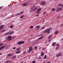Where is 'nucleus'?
<instances>
[{
  "instance_id": "1",
  "label": "nucleus",
  "mask_w": 63,
  "mask_h": 63,
  "mask_svg": "<svg viewBox=\"0 0 63 63\" xmlns=\"http://www.w3.org/2000/svg\"><path fill=\"white\" fill-rule=\"evenodd\" d=\"M14 33V32H12L11 31L9 32H6L4 34V36H7V35H11V34H12L13 33Z\"/></svg>"
},
{
  "instance_id": "2",
  "label": "nucleus",
  "mask_w": 63,
  "mask_h": 63,
  "mask_svg": "<svg viewBox=\"0 0 63 63\" xmlns=\"http://www.w3.org/2000/svg\"><path fill=\"white\" fill-rule=\"evenodd\" d=\"M30 4H31V2L30 1L25 2L23 4V6H28V5Z\"/></svg>"
},
{
  "instance_id": "3",
  "label": "nucleus",
  "mask_w": 63,
  "mask_h": 63,
  "mask_svg": "<svg viewBox=\"0 0 63 63\" xmlns=\"http://www.w3.org/2000/svg\"><path fill=\"white\" fill-rule=\"evenodd\" d=\"M29 49L28 50V53H30V52H31L32 50H33V47H29Z\"/></svg>"
},
{
  "instance_id": "4",
  "label": "nucleus",
  "mask_w": 63,
  "mask_h": 63,
  "mask_svg": "<svg viewBox=\"0 0 63 63\" xmlns=\"http://www.w3.org/2000/svg\"><path fill=\"white\" fill-rule=\"evenodd\" d=\"M12 40V38L11 36H9L7 38V40L8 41H11Z\"/></svg>"
},
{
  "instance_id": "5",
  "label": "nucleus",
  "mask_w": 63,
  "mask_h": 63,
  "mask_svg": "<svg viewBox=\"0 0 63 63\" xmlns=\"http://www.w3.org/2000/svg\"><path fill=\"white\" fill-rule=\"evenodd\" d=\"M24 43H25V42L24 41H21L19 42H18L17 43V44L18 45H21V44H24Z\"/></svg>"
},
{
  "instance_id": "6",
  "label": "nucleus",
  "mask_w": 63,
  "mask_h": 63,
  "mask_svg": "<svg viewBox=\"0 0 63 63\" xmlns=\"http://www.w3.org/2000/svg\"><path fill=\"white\" fill-rule=\"evenodd\" d=\"M62 56V54L61 53H60L58 54L57 55H56V56H57V57H59L60 56Z\"/></svg>"
},
{
  "instance_id": "7",
  "label": "nucleus",
  "mask_w": 63,
  "mask_h": 63,
  "mask_svg": "<svg viewBox=\"0 0 63 63\" xmlns=\"http://www.w3.org/2000/svg\"><path fill=\"white\" fill-rule=\"evenodd\" d=\"M4 25H1L0 26V30L1 29H2L3 28H4Z\"/></svg>"
},
{
  "instance_id": "8",
  "label": "nucleus",
  "mask_w": 63,
  "mask_h": 63,
  "mask_svg": "<svg viewBox=\"0 0 63 63\" xmlns=\"http://www.w3.org/2000/svg\"><path fill=\"white\" fill-rule=\"evenodd\" d=\"M46 2L45 1H44L43 3H41V4L43 6H44V5L45 4H46Z\"/></svg>"
},
{
  "instance_id": "9",
  "label": "nucleus",
  "mask_w": 63,
  "mask_h": 63,
  "mask_svg": "<svg viewBox=\"0 0 63 63\" xmlns=\"http://www.w3.org/2000/svg\"><path fill=\"white\" fill-rule=\"evenodd\" d=\"M5 47V46H4L2 47H1V48H0V51L2 49H4V48Z\"/></svg>"
},
{
  "instance_id": "10",
  "label": "nucleus",
  "mask_w": 63,
  "mask_h": 63,
  "mask_svg": "<svg viewBox=\"0 0 63 63\" xmlns=\"http://www.w3.org/2000/svg\"><path fill=\"white\" fill-rule=\"evenodd\" d=\"M59 33V31L58 30H56L55 31V32H54V34H57Z\"/></svg>"
},
{
  "instance_id": "11",
  "label": "nucleus",
  "mask_w": 63,
  "mask_h": 63,
  "mask_svg": "<svg viewBox=\"0 0 63 63\" xmlns=\"http://www.w3.org/2000/svg\"><path fill=\"white\" fill-rule=\"evenodd\" d=\"M38 9V8L37 7H35L33 9V12H34L35 10H37Z\"/></svg>"
},
{
  "instance_id": "12",
  "label": "nucleus",
  "mask_w": 63,
  "mask_h": 63,
  "mask_svg": "<svg viewBox=\"0 0 63 63\" xmlns=\"http://www.w3.org/2000/svg\"><path fill=\"white\" fill-rule=\"evenodd\" d=\"M13 55V54L12 53L9 54L7 56H12Z\"/></svg>"
},
{
  "instance_id": "13",
  "label": "nucleus",
  "mask_w": 63,
  "mask_h": 63,
  "mask_svg": "<svg viewBox=\"0 0 63 63\" xmlns=\"http://www.w3.org/2000/svg\"><path fill=\"white\" fill-rule=\"evenodd\" d=\"M16 55L12 57V59H14L16 58Z\"/></svg>"
},
{
  "instance_id": "14",
  "label": "nucleus",
  "mask_w": 63,
  "mask_h": 63,
  "mask_svg": "<svg viewBox=\"0 0 63 63\" xmlns=\"http://www.w3.org/2000/svg\"><path fill=\"white\" fill-rule=\"evenodd\" d=\"M36 27V29H39L40 28V26L39 25L37 26Z\"/></svg>"
},
{
  "instance_id": "15",
  "label": "nucleus",
  "mask_w": 63,
  "mask_h": 63,
  "mask_svg": "<svg viewBox=\"0 0 63 63\" xmlns=\"http://www.w3.org/2000/svg\"><path fill=\"white\" fill-rule=\"evenodd\" d=\"M41 54L42 56H43L44 55V53L43 52H42V53H41Z\"/></svg>"
},
{
  "instance_id": "16",
  "label": "nucleus",
  "mask_w": 63,
  "mask_h": 63,
  "mask_svg": "<svg viewBox=\"0 0 63 63\" xmlns=\"http://www.w3.org/2000/svg\"><path fill=\"white\" fill-rule=\"evenodd\" d=\"M47 32H48V31L47 29L44 31V33H47Z\"/></svg>"
},
{
  "instance_id": "17",
  "label": "nucleus",
  "mask_w": 63,
  "mask_h": 63,
  "mask_svg": "<svg viewBox=\"0 0 63 63\" xmlns=\"http://www.w3.org/2000/svg\"><path fill=\"white\" fill-rule=\"evenodd\" d=\"M19 15H20V13H18L17 14H16L15 15V16H19Z\"/></svg>"
},
{
  "instance_id": "18",
  "label": "nucleus",
  "mask_w": 63,
  "mask_h": 63,
  "mask_svg": "<svg viewBox=\"0 0 63 63\" xmlns=\"http://www.w3.org/2000/svg\"><path fill=\"white\" fill-rule=\"evenodd\" d=\"M43 37H44L43 36H41L40 37L38 38L37 40H40V39H42V38H43Z\"/></svg>"
},
{
  "instance_id": "19",
  "label": "nucleus",
  "mask_w": 63,
  "mask_h": 63,
  "mask_svg": "<svg viewBox=\"0 0 63 63\" xmlns=\"http://www.w3.org/2000/svg\"><path fill=\"white\" fill-rule=\"evenodd\" d=\"M20 52V51H16V54H18V53H19Z\"/></svg>"
},
{
  "instance_id": "20",
  "label": "nucleus",
  "mask_w": 63,
  "mask_h": 63,
  "mask_svg": "<svg viewBox=\"0 0 63 63\" xmlns=\"http://www.w3.org/2000/svg\"><path fill=\"white\" fill-rule=\"evenodd\" d=\"M51 29V28H48V29H47V31H49V30H50Z\"/></svg>"
},
{
  "instance_id": "21",
  "label": "nucleus",
  "mask_w": 63,
  "mask_h": 63,
  "mask_svg": "<svg viewBox=\"0 0 63 63\" xmlns=\"http://www.w3.org/2000/svg\"><path fill=\"white\" fill-rule=\"evenodd\" d=\"M55 44H56V43H55V42H53V44L52 45V46H54Z\"/></svg>"
},
{
  "instance_id": "22",
  "label": "nucleus",
  "mask_w": 63,
  "mask_h": 63,
  "mask_svg": "<svg viewBox=\"0 0 63 63\" xmlns=\"http://www.w3.org/2000/svg\"><path fill=\"white\" fill-rule=\"evenodd\" d=\"M10 60H8L6 61V63H9V62H10Z\"/></svg>"
},
{
  "instance_id": "23",
  "label": "nucleus",
  "mask_w": 63,
  "mask_h": 63,
  "mask_svg": "<svg viewBox=\"0 0 63 63\" xmlns=\"http://www.w3.org/2000/svg\"><path fill=\"white\" fill-rule=\"evenodd\" d=\"M41 10V8H40L39 9H38V10H37V11L39 12V11H40V10Z\"/></svg>"
},
{
  "instance_id": "24",
  "label": "nucleus",
  "mask_w": 63,
  "mask_h": 63,
  "mask_svg": "<svg viewBox=\"0 0 63 63\" xmlns=\"http://www.w3.org/2000/svg\"><path fill=\"white\" fill-rule=\"evenodd\" d=\"M33 44H37V41H34V42L33 43Z\"/></svg>"
},
{
  "instance_id": "25",
  "label": "nucleus",
  "mask_w": 63,
  "mask_h": 63,
  "mask_svg": "<svg viewBox=\"0 0 63 63\" xmlns=\"http://www.w3.org/2000/svg\"><path fill=\"white\" fill-rule=\"evenodd\" d=\"M58 6H60V7H61V6H62V4L61 3V4H59Z\"/></svg>"
},
{
  "instance_id": "26",
  "label": "nucleus",
  "mask_w": 63,
  "mask_h": 63,
  "mask_svg": "<svg viewBox=\"0 0 63 63\" xmlns=\"http://www.w3.org/2000/svg\"><path fill=\"white\" fill-rule=\"evenodd\" d=\"M58 9H59V10H62V9L61 7H59L58 8Z\"/></svg>"
},
{
  "instance_id": "27",
  "label": "nucleus",
  "mask_w": 63,
  "mask_h": 63,
  "mask_svg": "<svg viewBox=\"0 0 63 63\" xmlns=\"http://www.w3.org/2000/svg\"><path fill=\"white\" fill-rule=\"evenodd\" d=\"M55 9L54 8H53L52 9V11H55Z\"/></svg>"
},
{
  "instance_id": "28",
  "label": "nucleus",
  "mask_w": 63,
  "mask_h": 63,
  "mask_svg": "<svg viewBox=\"0 0 63 63\" xmlns=\"http://www.w3.org/2000/svg\"><path fill=\"white\" fill-rule=\"evenodd\" d=\"M24 15H21V16L20 17V18H22V17H24Z\"/></svg>"
},
{
  "instance_id": "29",
  "label": "nucleus",
  "mask_w": 63,
  "mask_h": 63,
  "mask_svg": "<svg viewBox=\"0 0 63 63\" xmlns=\"http://www.w3.org/2000/svg\"><path fill=\"white\" fill-rule=\"evenodd\" d=\"M51 38V36H49L48 37V39H50Z\"/></svg>"
},
{
  "instance_id": "30",
  "label": "nucleus",
  "mask_w": 63,
  "mask_h": 63,
  "mask_svg": "<svg viewBox=\"0 0 63 63\" xmlns=\"http://www.w3.org/2000/svg\"><path fill=\"white\" fill-rule=\"evenodd\" d=\"M44 59H47V55H45L44 57Z\"/></svg>"
},
{
  "instance_id": "31",
  "label": "nucleus",
  "mask_w": 63,
  "mask_h": 63,
  "mask_svg": "<svg viewBox=\"0 0 63 63\" xmlns=\"http://www.w3.org/2000/svg\"><path fill=\"white\" fill-rule=\"evenodd\" d=\"M13 27V25H11L10 26V28H12Z\"/></svg>"
},
{
  "instance_id": "32",
  "label": "nucleus",
  "mask_w": 63,
  "mask_h": 63,
  "mask_svg": "<svg viewBox=\"0 0 63 63\" xmlns=\"http://www.w3.org/2000/svg\"><path fill=\"white\" fill-rule=\"evenodd\" d=\"M33 27V26H32L30 27V28H31V29H32V28Z\"/></svg>"
},
{
  "instance_id": "33",
  "label": "nucleus",
  "mask_w": 63,
  "mask_h": 63,
  "mask_svg": "<svg viewBox=\"0 0 63 63\" xmlns=\"http://www.w3.org/2000/svg\"><path fill=\"white\" fill-rule=\"evenodd\" d=\"M51 39H49L48 41V42H49V43H50V42H51Z\"/></svg>"
},
{
  "instance_id": "34",
  "label": "nucleus",
  "mask_w": 63,
  "mask_h": 63,
  "mask_svg": "<svg viewBox=\"0 0 63 63\" xmlns=\"http://www.w3.org/2000/svg\"><path fill=\"white\" fill-rule=\"evenodd\" d=\"M58 48H59V47H56V50H58Z\"/></svg>"
},
{
  "instance_id": "35",
  "label": "nucleus",
  "mask_w": 63,
  "mask_h": 63,
  "mask_svg": "<svg viewBox=\"0 0 63 63\" xmlns=\"http://www.w3.org/2000/svg\"><path fill=\"white\" fill-rule=\"evenodd\" d=\"M35 62H36V61H33L32 62V63H35Z\"/></svg>"
},
{
  "instance_id": "36",
  "label": "nucleus",
  "mask_w": 63,
  "mask_h": 63,
  "mask_svg": "<svg viewBox=\"0 0 63 63\" xmlns=\"http://www.w3.org/2000/svg\"><path fill=\"white\" fill-rule=\"evenodd\" d=\"M59 10L58 8V9L57 10V12H59Z\"/></svg>"
},
{
  "instance_id": "37",
  "label": "nucleus",
  "mask_w": 63,
  "mask_h": 63,
  "mask_svg": "<svg viewBox=\"0 0 63 63\" xmlns=\"http://www.w3.org/2000/svg\"><path fill=\"white\" fill-rule=\"evenodd\" d=\"M2 32H5V31H6V30H3L2 31Z\"/></svg>"
},
{
  "instance_id": "38",
  "label": "nucleus",
  "mask_w": 63,
  "mask_h": 63,
  "mask_svg": "<svg viewBox=\"0 0 63 63\" xmlns=\"http://www.w3.org/2000/svg\"><path fill=\"white\" fill-rule=\"evenodd\" d=\"M3 45V44L2 43H0V46H2Z\"/></svg>"
},
{
  "instance_id": "39",
  "label": "nucleus",
  "mask_w": 63,
  "mask_h": 63,
  "mask_svg": "<svg viewBox=\"0 0 63 63\" xmlns=\"http://www.w3.org/2000/svg\"><path fill=\"white\" fill-rule=\"evenodd\" d=\"M45 27H43L41 28V29H45Z\"/></svg>"
},
{
  "instance_id": "40",
  "label": "nucleus",
  "mask_w": 63,
  "mask_h": 63,
  "mask_svg": "<svg viewBox=\"0 0 63 63\" xmlns=\"http://www.w3.org/2000/svg\"><path fill=\"white\" fill-rule=\"evenodd\" d=\"M3 7V6H1L0 7V10L1 9V8H2Z\"/></svg>"
},
{
  "instance_id": "41",
  "label": "nucleus",
  "mask_w": 63,
  "mask_h": 63,
  "mask_svg": "<svg viewBox=\"0 0 63 63\" xmlns=\"http://www.w3.org/2000/svg\"><path fill=\"white\" fill-rule=\"evenodd\" d=\"M57 46L59 47V44H58L57 45Z\"/></svg>"
},
{
  "instance_id": "42",
  "label": "nucleus",
  "mask_w": 63,
  "mask_h": 63,
  "mask_svg": "<svg viewBox=\"0 0 63 63\" xmlns=\"http://www.w3.org/2000/svg\"><path fill=\"white\" fill-rule=\"evenodd\" d=\"M47 13V12H44V13H43V15H44V14H46V13Z\"/></svg>"
},
{
  "instance_id": "43",
  "label": "nucleus",
  "mask_w": 63,
  "mask_h": 63,
  "mask_svg": "<svg viewBox=\"0 0 63 63\" xmlns=\"http://www.w3.org/2000/svg\"><path fill=\"white\" fill-rule=\"evenodd\" d=\"M21 48V47H18V49H19V50H20Z\"/></svg>"
},
{
  "instance_id": "44",
  "label": "nucleus",
  "mask_w": 63,
  "mask_h": 63,
  "mask_svg": "<svg viewBox=\"0 0 63 63\" xmlns=\"http://www.w3.org/2000/svg\"><path fill=\"white\" fill-rule=\"evenodd\" d=\"M37 47L36 46L35 48V49H37Z\"/></svg>"
},
{
  "instance_id": "45",
  "label": "nucleus",
  "mask_w": 63,
  "mask_h": 63,
  "mask_svg": "<svg viewBox=\"0 0 63 63\" xmlns=\"http://www.w3.org/2000/svg\"><path fill=\"white\" fill-rule=\"evenodd\" d=\"M16 47H14L13 48V49H16Z\"/></svg>"
},
{
  "instance_id": "46",
  "label": "nucleus",
  "mask_w": 63,
  "mask_h": 63,
  "mask_svg": "<svg viewBox=\"0 0 63 63\" xmlns=\"http://www.w3.org/2000/svg\"><path fill=\"white\" fill-rule=\"evenodd\" d=\"M31 41V39H30L29 40V42H30Z\"/></svg>"
},
{
  "instance_id": "47",
  "label": "nucleus",
  "mask_w": 63,
  "mask_h": 63,
  "mask_svg": "<svg viewBox=\"0 0 63 63\" xmlns=\"http://www.w3.org/2000/svg\"><path fill=\"white\" fill-rule=\"evenodd\" d=\"M16 50H19V49H18V48H17L16 49Z\"/></svg>"
},
{
  "instance_id": "48",
  "label": "nucleus",
  "mask_w": 63,
  "mask_h": 63,
  "mask_svg": "<svg viewBox=\"0 0 63 63\" xmlns=\"http://www.w3.org/2000/svg\"><path fill=\"white\" fill-rule=\"evenodd\" d=\"M20 14H23V13L22 12H20Z\"/></svg>"
},
{
  "instance_id": "49",
  "label": "nucleus",
  "mask_w": 63,
  "mask_h": 63,
  "mask_svg": "<svg viewBox=\"0 0 63 63\" xmlns=\"http://www.w3.org/2000/svg\"><path fill=\"white\" fill-rule=\"evenodd\" d=\"M49 33V31H48L47 32V34H48V33Z\"/></svg>"
},
{
  "instance_id": "50",
  "label": "nucleus",
  "mask_w": 63,
  "mask_h": 63,
  "mask_svg": "<svg viewBox=\"0 0 63 63\" xmlns=\"http://www.w3.org/2000/svg\"><path fill=\"white\" fill-rule=\"evenodd\" d=\"M26 52H24L23 54H25V53Z\"/></svg>"
},
{
  "instance_id": "51",
  "label": "nucleus",
  "mask_w": 63,
  "mask_h": 63,
  "mask_svg": "<svg viewBox=\"0 0 63 63\" xmlns=\"http://www.w3.org/2000/svg\"><path fill=\"white\" fill-rule=\"evenodd\" d=\"M38 58L39 59H41V58Z\"/></svg>"
},
{
  "instance_id": "52",
  "label": "nucleus",
  "mask_w": 63,
  "mask_h": 63,
  "mask_svg": "<svg viewBox=\"0 0 63 63\" xmlns=\"http://www.w3.org/2000/svg\"><path fill=\"white\" fill-rule=\"evenodd\" d=\"M41 12H38L37 13L38 14V13H40Z\"/></svg>"
},
{
  "instance_id": "53",
  "label": "nucleus",
  "mask_w": 63,
  "mask_h": 63,
  "mask_svg": "<svg viewBox=\"0 0 63 63\" xmlns=\"http://www.w3.org/2000/svg\"><path fill=\"white\" fill-rule=\"evenodd\" d=\"M35 6H33V8H35Z\"/></svg>"
},
{
  "instance_id": "54",
  "label": "nucleus",
  "mask_w": 63,
  "mask_h": 63,
  "mask_svg": "<svg viewBox=\"0 0 63 63\" xmlns=\"http://www.w3.org/2000/svg\"><path fill=\"white\" fill-rule=\"evenodd\" d=\"M39 16V15H36V16Z\"/></svg>"
},
{
  "instance_id": "55",
  "label": "nucleus",
  "mask_w": 63,
  "mask_h": 63,
  "mask_svg": "<svg viewBox=\"0 0 63 63\" xmlns=\"http://www.w3.org/2000/svg\"><path fill=\"white\" fill-rule=\"evenodd\" d=\"M47 63H50V62H48Z\"/></svg>"
},
{
  "instance_id": "56",
  "label": "nucleus",
  "mask_w": 63,
  "mask_h": 63,
  "mask_svg": "<svg viewBox=\"0 0 63 63\" xmlns=\"http://www.w3.org/2000/svg\"><path fill=\"white\" fill-rule=\"evenodd\" d=\"M37 2H39V1H40V0H37Z\"/></svg>"
},
{
  "instance_id": "57",
  "label": "nucleus",
  "mask_w": 63,
  "mask_h": 63,
  "mask_svg": "<svg viewBox=\"0 0 63 63\" xmlns=\"http://www.w3.org/2000/svg\"><path fill=\"white\" fill-rule=\"evenodd\" d=\"M62 8H63V4L62 5Z\"/></svg>"
},
{
  "instance_id": "58",
  "label": "nucleus",
  "mask_w": 63,
  "mask_h": 63,
  "mask_svg": "<svg viewBox=\"0 0 63 63\" xmlns=\"http://www.w3.org/2000/svg\"><path fill=\"white\" fill-rule=\"evenodd\" d=\"M47 42H45V44H47Z\"/></svg>"
},
{
  "instance_id": "59",
  "label": "nucleus",
  "mask_w": 63,
  "mask_h": 63,
  "mask_svg": "<svg viewBox=\"0 0 63 63\" xmlns=\"http://www.w3.org/2000/svg\"><path fill=\"white\" fill-rule=\"evenodd\" d=\"M12 39H14V37H13V38H12Z\"/></svg>"
},
{
  "instance_id": "60",
  "label": "nucleus",
  "mask_w": 63,
  "mask_h": 63,
  "mask_svg": "<svg viewBox=\"0 0 63 63\" xmlns=\"http://www.w3.org/2000/svg\"><path fill=\"white\" fill-rule=\"evenodd\" d=\"M44 48H43V50H44Z\"/></svg>"
},
{
  "instance_id": "61",
  "label": "nucleus",
  "mask_w": 63,
  "mask_h": 63,
  "mask_svg": "<svg viewBox=\"0 0 63 63\" xmlns=\"http://www.w3.org/2000/svg\"><path fill=\"white\" fill-rule=\"evenodd\" d=\"M32 35H31V37H32Z\"/></svg>"
},
{
  "instance_id": "62",
  "label": "nucleus",
  "mask_w": 63,
  "mask_h": 63,
  "mask_svg": "<svg viewBox=\"0 0 63 63\" xmlns=\"http://www.w3.org/2000/svg\"><path fill=\"white\" fill-rule=\"evenodd\" d=\"M51 39L52 40V38H51Z\"/></svg>"
},
{
  "instance_id": "63",
  "label": "nucleus",
  "mask_w": 63,
  "mask_h": 63,
  "mask_svg": "<svg viewBox=\"0 0 63 63\" xmlns=\"http://www.w3.org/2000/svg\"><path fill=\"white\" fill-rule=\"evenodd\" d=\"M0 63H1V62H0Z\"/></svg>"
}]
</instances>
